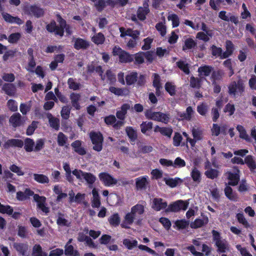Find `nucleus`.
Returning <instances> with one entry per match:
<instances>
[{"label":"nucleus","mask_w":256,"mask_h":256,"mask_svg":"<svg viewBox=\"0 0 256 256\" xmlns=\"http://www.w3.org/2000/svg\"><path fill=\"white\" fill-rule=\"evenodd\" d=\"M136 218L131 212H128L125 216L124 221L122 222L121 226L124 228H129L130 226L131 225L134 219Z\"/></svg>","instance_id":"17"},{"label":"nucleus","mask_w":256,"mask_h":256,"mask_svg":"<svg viewBox=\"0 0 256 256\" xmlns=\"http://www.w3.org/2000/svg\"><path fill=\"white\" fill-rule=\"evenodd\" d=\"M148 177L146 176L139 177L136 179V188L142 190L145 188L148 184Z\"/></svg>","instance_id":"23"},{"label":"nucleus","mask_w":256,"mask_h":256,"mask_svg":"<svg viewBox=\"0 0 256 256\" xmlns=\"http://www.w3.org/2000/svg\"><path fill=\"white\" fill-rule=\"evenodd\" d=\"M226 50L225 52H223L222 56V58H226L230 56L233 52V44L230 41H227L226 42Z\"/></svg>","instance_id":"42"},{"label":"nucleus","mask_w":256,"mask_h":256,"mask_svg":"<svg viewBox=\"0 0 256 256\" xmlns=\"http://www.w3.org/2000/svg\"><path fill=\"white\" fill-rule=\"evenodd\" d=\"M188 200H178L170 204L166 210L167 212H178L181 210H186L188 206Z\"/></svg>","instance_id":"4"},{"label":"nucleus","mask_w":256,"mask_h":256,"mask_svg":"<svg viewBox=\"0 0 256 256\" xmlns=\"http://www.w3.org/2000/svg\"><path fill=\"white\" fill-rule=\"evenodd\" d=\"M224 192H225L226 196L230 200H236L237 196L232 192V190L230 186H227L224 189Z\"/></svg>","instance_id":"53"},{"label":"nucleus","mask_w":256,"mask_h":256,"mask_svg":"<svg viewBox=\"0 0 256 256\" xmlns=\"http://www.w3.org/2000/svg\"><path fill=\"white\" fill-rule=\"evenodd\" d=\"M2 14L4 20L6 22L18 25H20L24 23V21L18 16H13L6 12H2Z\"/></svg>","instance_id":"11"},{"label":"nucleus","mask_w":256,"mask_h":256,"mask_svg":"<svg viewBox=\"0 0 256 256\" xmlns=\"http://www.w3.org/2000/svg\"><path fill=\"white\" fill-rule=\"evenodd\" d=\"M90 136L92 144L94 145L93 150L96 152H100L102 148L103 137L99 132H91Z\"/></svg>","instance_id":"2"},{"label":"nucleus","mask_w":256,"mask_h":256,"mask_svg":"<svg viewBox=\"0 0 256 256\" xmlns=\"http://www.w3.org/2000/svg\"><path fill=\"white\" fill-rule=\"evenodd\" d=\"M234 173L228 172L226 174L229 180L228 184L232 186H236L240 180V176L238 174L240 170L236 168H234Z\"/></svg>","instance_id":"9"},{"label":"nucleus","mask_w":256,"mask_h":256,"mask_svg":"<svg viewBox=\"0 0 256 256\" xmlns=\"http://www.w3.org/2000/svg\"><path fill=\"white\" fill-rule=\"evenodd\" d=\"M185 161L180 157L176 158L173 162L172 166L175 168H182L186 166Z\"/></svg>","instance_id":"61"},{"label":"nucleus","mask_w":256,"mask_h":256,"mask_svg":"<svg viewBox=\"0 0 256 256\" xmlns=\"http://www.w3.org/2000/svg\"><path fill=\"white\" fill-rule=\"evenodd\" d=\"M192 132L194 138L190 140V143L192 146H194L197 141L202 139V130L199 128H193L192 130Z\"/></svg>","instance_id":"8"},{"label":"nucleus","mask_w":256,"mask_h":256,"mask_svg":"<svg viewBox=\"0 0 256 256\" xmlns=\"http://www.w3.org/2000/svg\"><path fill=\"white\" fill-rule=\"evenodd\" d=\"M2 90L7 94L10 96L14 95L16 91L14 86L10 84H5L3 86Z\"/></svg>","instance_id":"49"},{"label":"nucleus","mask_w":256,"mask_h":256,"mask_svg":"<svg viewBox=\"0 0 256 256\" xmlns=\"http://www.w3.org/2000/svg\"><path fill=\"white\" fill-rule=\"evenodd\" d=\"M59 23L60 28L62 30L63 32L65 30L67 34H70L72 33V28L69 25L66 24L64 20L60 18Z\"/></svg>","instance_id":"45"},{"label":"nucleus","mask_w":256,"mask_h":256,"mask_svg":"<svg viewBox=\"0 0 256 256\" xmlns=\"http://www.w3.org/2000/svg\"><path fill=\"white\" fill-rule=\"evenodd\" d=\"M196 46V42L192 38H188L185 40L184 44L182 47L184 50L191 49Z\"/></svg>","instance_id":"47"},{"label":"nucleus","mask_w":256,"mask_h":256,"mask_svg":"<svg viewBox=\"0 0 256 256\" xmlns=\"http://www.w3.org/2000/svg\"><path fill=\"white\" fill-rule=\"evenodd\" d=\"M120 218L118 214H112L108 219L110 224L113 226H118L120 223Z\"/></svg>","instance_id":"57"},{"label":"nucleus","mask_w":256,"mask_h":256,"mask_svg":"<svg viewBox=\"0 0 256 256\" xmlns=\"http://www.w3.org/2000/svg\"><path fill=\"white\" fill-rule=\"evenodd\" d=\"M33 178L35 181L40 184H48L50 182L48 177L43 174H34Z\"/></svg>","instance_id":"31"},{"label":"nucleus","mask_w":256,"mask_h":256,"mask_svg":"<svg viewBox=\"0 0 256 256\" xmlns=\"http://www.w3.org/2000/svg\"><path fill=\"white\" fill-rule=\"evenodd\" d=\"M134 55L130 54L128 52L124 50L120 59L119 60V61L120 62H132L134 60Z\"/></svg>","instance_id":"39"},{"label":"nucleus","mask_w":256,"mask_h":256,"mask_svg":"<svg viewBox=\"0 0 256 256\" xmlns=\"http://www.w3.org/2000/svg\"><path fill=\"white\" fill-rule=\"evenodd\" d=\"M146 117L155 121L160 122L166 124L169 120V116L161 112H154L152 110H148L146 112Z\"/></svg>","instance_id":"3"},{"label":"nucleus","mask_w":256,"mask_h":256,"mask_svg":"<svg viewBox=\"0 0 256 256\" xmlns=\"http://www.w3.org/2000/svg\"><path fill=\"white\" fill-rule=\"evenodd\" d=\"M244 164H246L252 172H254L256 169V160L252 156L249 155L245 158Z\"/></svg>","instance_id":"22"},{"label":"nucleus","mask_w":256,"mask_h":256,"mask_svg":"<svg viewBox=\"0 0 256 256\" xmlns=\"http://www.w3.org/2000/svg\"><path fill=\"white\" fill-rule=\"evenodd\" d=\"M110 91L118 96H122L128 92V90L126 89L116 88L114 86H111L110 88Z\"/></svg>","instance_id":"60"},{"label":"nucleus","mask_w":256,"mask_h":256,"mask_svg":"<svg viewBox=\"0 0 256 256\" xmlns=\"http://www.w3.org/2000/svg\"><path fill=\"white\" fill-rule=\"evenodd\" d=\"M154 132H160L162 135L170 138L172 133V129L170 127H160L156 126L154 127Z\"/></svg>","instance_id":"15"},{"label":"nucleus","mask_w":256,"mask_h":256,"mask_svg":"<svg viewBox=\"0 0 256 256\" xmlns=\"http://www.w3.org/2000/svg\"><path fill=\"white\" fill-rule=\"evenodd\" d=\"M229 92L230 94L236 95L241 94L244 91V84L241 80L232 82L229 86Z\"/></svg>","instance_id":"6"},{"label":"nucleus","mask_w":256,"mask_h":256,"mask_svg":"<svg viewBox=\"0 0 256 256\" xmlns=\"http://www.w3.org/2000/svg\"><path fill=\"white\" fill-rule=\"evenodd\" d=\"M99 178L102 182L107 186H111L118 184V180L106 172L100 174Z\"/></svg>","instance_id":"5"},{"label":"nucleus","mask_w":256,"mask_h":256,"mask_svg":"<svg viewBox=\"0 0 256 256\" xmlns=\"http://www.w3.org/2000/svg\"><path fill=\"white\" fill-rule=\"evenodd\" d=\"M28 64L26 66V70L30 72H34V68L36 66V62L34 60V56H33V50L32 48H28Z\"/></svg>","instance_id":"13"},{"label":"nucleus","mask_w":256,"mask_h":256,"mask_svg":"<svg viewBox=\"0 0 256 256\" xmlns=\"http://www.w3.org/2000/svg\"><path fill=\"white\" fill-rule=\"evenodd\" d=\"M167 203L160 198H155L152 200V208L156 211L165 208L167 206Z\"/></svg>","instance_id":"12"},{"label":"nucleus","mask_w":256,"mask_h":256,"mask_svg":"<svg viewBox=\"0 0 256 256\" xmlns=\"http://www.w3.org/2000/svg\"><path fill=\"white\" fill-rule=\"evenodd\" d=\"M10 122L14 127L19 126L21 124V115L19 113L14 114L10 116Z\"/></svg>","instance_id":"33"},{"label":"nucleus","mask_w":256,"mask_h":256,"mask_svg":"<svg viewBox=\"0 0 256 256\" xmlns=\"http://www.w3.org/2000/svg\"><path fill=\"white\" fill-rule=\"evenodd\" d=\"M53 191L57 195L56 200L58 201H60L62 198H64L67 196L66 193L62 192V186L59 184H56L54 186Z\"/></svg>","instance_id":"21"},{"label":"nucleus","mask_w":256,"mask_h":256,"mask_svg":"<svg viewBox=\"0 0 256 256\" xmlns=\"http://www.w3.org/2000/svg\"><path fill=\"white\" fill-rule=\"evenodd\" d=\"M208 110V106L206 103L202 102L197 106V111L202 116H206Z\"/></svg>","instance_id":"51"},{"label":"nucleus","mask_w":256,"mask_h":256,"mask_svg":"<svg viewBox=\"0 0 256 256\" xmlns=\"http://www.w3.org/2000/svg\"><path fill=\"white\" fill-rule=\"evenodd\" d=\"M178 66L186 74H188L190 72L188 68V64L186 61L180 60L176 62Z\"/></svg>","instance_id":"54"},{"label":"nucleus","mask_w":256,"mask_h":256,"mask_svg":"<svg viewBox=\"0 0 256 256\" xmlns=\"http://www.w3.org/2000/svg\"><path fill=\"white\" fill-rule=\"evenodd\" d=\"M26 10L30 14H32L36 17H40L44 14L42 9L36 6L28 7Z\"/></svg>","instance_id":"25"},{"label":"nucleus","mask_w":256,"mask_h":256,"mask_svg":"<svg viewBox=\"0 0 256 256\" xmlns=\"http://www.w3.org/2000/svg\"><path fill=\"white\" fill-rule=\"evenodd\" d=\"M31 107V102L30 101L26 103L21 104L20 110L22 114H26L30 110Z\"/></svg>","instance_id":"58"},{"label":"nucleus","mask_w":256,"mask_h":256,"mask_svg":"<svg viewBox=\"0 0 256 256\" xmlns=\"http://www.w3.org/2000/svg\"><path fill=\"white\" fill-rule=\"evenodd\" d=\"M212 233L214 240L218 248V251L220 252H225L228 250L229 247L227 242L224 240H222L220 238L219 232L214 230Z\"/></svg>","instance_id":"1"},{"label":"nucleus","mask_w":256,"mask_h":256,"mask_svg":"<svg viewBox=\"0 0 256 256\" xmlns=\"http://www.w3.org/2000/svg\"><path fill=\"white\" fill-rule=\"evenodd\" d=\"M144 206L142 205L137 204L131 208L130 212L138 218L144 213Z\"/></svg>","instance_id":"32"},{"label":"nucleus","mask_w":256,"mask_h":256,"mask_svg":"<svg viewBox=\"0 0 256 256\" xmlns=\"http://www.w3.org/2000/svg\"><path fill=\"white\" fill-rule=\"evenodd\" d=\"M34 199L38 203V206L40 209L46 214L48 212L49 208L45 205L46 200L45 197L36 194L34 195Z\"/></svg>","instance_id":"10"},{"label":"nucleus","mask_w":256,"mask_h":256,"mask_svg":"<svg viewBox=\"0 0 256 256\" xmlns=\"http://www.w3.org/2000/svg\"><path fill=\"white\" fill-rule=\"evenodd\" d=\"M190 176L192 180L197 182L200 183L201 181V172L196 167H194L192 169Z\"/></svg>","instance_id":"34"},{"label":"nucleus","mask_w":256,"mask_h":256,"mask_svg":"<svg viewBox=\"0 0 256 256\" xmlns=\"http://www.w3.org/2000/svg\"><path fill=\"white\" fill-rule=\"evenodd\" d=\"M23 146V142L22 140L18 139L10 140H8L4 144L5 148H8L10 146H17L18 148H22Z\"/></svg>","instance_id":"30"},{"label":"nucleus","mask_w":256,"mask_h":256,"mask_svg":"<svg viewBox=\"0 0 256 256\" xmlns=\"http://www.w3.org/2000/svg\"><path fill=\"white\" fill-rule=\"evenodd\" d=\"M168 20L172 22L173 27H177L180 24V20L178 16L174 14H169L168 17Z\"/></svg>","instance_id":"59"},{"label":"nucleus","mask_w":256,"mask_h":256,"mask_svg":"<svg viewBox=\"0 0 256 256\" xmlns=\"http://www.w3.org/2000/svg\"><path fill=\"white\" fill-rule=\"evenodd\" d=\"M46 30L50 32H55L56 34L59 35L60 36H63V30L60 28V26H57L54 22H52L48 24Z\"/></svg>","instance_id":"19"},{"label":"nucleus","mask_w":256,"mask_h":256,"mask_svg":"<svg viewBox=\"0 0 256 256\" xmlns=\"http://www.w3.org/2000/svg\"><path fill=\"white\" fill-rule=\"evenodd\" d=\"M236 129L240 133V137L243 138L247 141H250V138L246 134V132L244 128L240 125H238L236 127Z\"/></svg>","instance_id":"52"},{"label":"nucleus","mask_w":256,"mask_h":256,"mask_svg":"<svg viewBox=\"0 0 256 256\" xmlns=\"http://www.w3.org/2000/svg\"><path fill=\"white\" fill-rule=\"evenodd\" d=\"M84 179L90 184H93L96 180V177L92 174L86 172Z\"/></svg>","instance_id":"64"},{"label":"nucleus","mask_w":256,"mask_h":256,"mask_svg":"<svg viewBox=\"0 0 256 256\" xmlns=\"http://www.w3.org/2000/svg\"><path fill=\"white\" fill-rule=\"evenodd\" d=\"M152 128V123L150 122H144L140 124V129L142 133L146 134L148 131Z\"/></svg>","instance_id":"56"},{"label":"nucleus","mask_w":256,"mask_h":256,"mask_svg":"<svg viewBox=\"0 0 256 256\" xmlns=\"http://www.w3.org/2000/svg\"><path fill=\"white\" fill-rule=\"evenodd\" d=\"M80 94L76 93H72L70 94V100L72 105L76 110L80 108V106L79 104V101L80 100Z\"/></svg>","instance_id":"35"},{"label":"nucleus","mask_w":256,"mask_h":256,"mask_svg":"<svg viewBox=\"0 0 256 256\" xmlns=\"http://www.w3.org/2000/svg\"><path fill=\"white\" fill-rule=\"evenodd\" d=\"M138 78V74L136 72H130L126 77V84L130 85L134 84Z\"/></svg>","instance_id":"38"},{"label":"nucleus","mask_w":256,"mask_h":256,"mask_svg":"<svg viewBox=\"0 0 256 256\" xmlns=\"http://www.w3.org/2000/svg\"><path fill=\"white\" fill-rule=\"evenodd\" d=\"M153 76H154L153 84L156 89V94L157 95H160V89L162 88V86L160 84V76L156 74H154Z\"/></svg>","instance_id":"40"},{"label":"nucleus","mask_w":256,"mask_h":256,"mask_svg":"<svg viewBox=\"0 0 256 256\" xmlns=\"http://www.w3.org/2000/svg\"><path fill=\"white\" fill-rule=\"evenodd\" d=\"M92 41L96 44H102L104 41L105 38L102 33H98L92 37Z\"/></svg>","instance_id":"55"},{"label":"nucleus","mask_w":256,"mask_h":256,"mask_svg":"<svg viewBox=\"0 0 256 256\" xmlns=\"http://www.w3.org/2000/svg\"><path fill=\"white\" fill-rule=\"evenodd\" d=\"M65 254L70 256H79L78 252L74 250V248L71 245L66 244L65 248Z\"/></svg>","instance_id":"50"},{"label":"nucleus","mask_w":256,"mask_h":256,"mask_svg":"<svg viewBox=\"0 0 256 256\" xmlns=\"http://www.w3.org/2000/svg\"><path fill=\"white\" fill-rule=\"evenodd\" d=\"M205 169L206 170L204 172L206 176L210 179H214L216 178L219 175V172L216 169H213L211 168V164L210 162L206 161L204 164Z\"/></svg>","instance_id":"7"},{"label":"nucleus","mask_w":256,"mask_h":256,"mask_svg":"<svg viewBox=\"0 0 256 256\" xmlns=\"http://www.w3.org/2000/svg\"><path fill=\"white\" fill-rule=\"evenodd\" d=\"M123 244L129 250H131L138 245L137 240L134 239L126 238L124 240Z\"/></svg>","instance_id":"48"},{"label":"nucleus","mask_w":256,"mask_h":256,"mask_svg":"<svg viewBox=\"0 0 256 256\" xmlns=\"http://www.w3.org/2000/svg\"><path fill=\"white\" fill-rule=\"evenodd\" d=\"M212 70L211 66H204L198 68V72L200 76H208L212 72Z\"/></svg>","instance_id":"46"},{"label":"nucleus","mask_w":256,"mask_h":256,"mask_svg":"<svg viewBox=\"0 0 256 256\" xmlns=\"http://www.w3.org/2000/svg\"><path fill=\"white\" fill-rule=\"evenodd\" d=\"M72 146L74 151L80 155H84L86 154L85 149L82 146V142L80 140H76L72 144Z\"/></svg>","instance_id":"27"},{"label":"nucleus","mask_w":256,"mask_h":256,"mask_svg":"<svg viewBox=\"0 0 256 256\" xmlns=\"http://www.w3.org/2000/svg\"><path fill=\"white\" fill-rule=\"evenodd\" d=\"M149 12V9L147 6L140 8L137 12L138 17L140 20H144L146 15Z\"/></svg>","instance_id":"43"},{"label":"nucleus","mask_w":256,"mask_h":256,"mask_svg":"<svg viewBox=\"0 0 256 256\" xmlns=\"http://www.w3.org/2000/svg\"><path fill=\"white\" fill-rule=\"evenodd\" d=\"M194 114V111L193 110L191 106H188L185 112L178 113V115L180 116L182 120H190Z\"/></svg>","instance_id":"29"},{"label":"nucleus","mask_w":256,"mask_h":256,"mask_svg":"<svg viewBox=\"0 0 256 256\" xmlns=\"http://www.w3.org/2000/svg\"><path fill=\"white\" fill-rule=\"evenodd\" d=\"M33 256H48V254L42 251L41 246L39 244H36L32 249Z\"/></svg>","instance_id":"37"},{"label":"nucleus","mask_w":256,"mask_h":256,"mask_svg":"<svg viewBox=\"0 0 256 256\" xmlns=\"http://www.w3.org/2000/svg\"><path fill=\"white\" fill-rule=\"evenodd\" d=\"M212 36V32H199L196 34V38L204 42L209 40L210 38Z\"/></svg>","instance_id":"41"},{"label":"nucleus","mask_w":256,"mask_h":256,"mask_svg":"<svg viewBox=\"0 0 256 256\" xmlns=\"http://www.w3.org/2000/svg\"><path fill=\"white\" fill-rule=\"evenodd\" d=\"M47 118L50 126L56 130H58L60 127L59 120L52 116V114L48 113L46 114Z\"/></svg>","instance_id":"24"},{"label":"nucleus","mask_w":256,"mask_h":256,"mask_svg":"<svg viewBox=\"0 0 256 256\" xmlns=\"http://www.w3.org/2000/svg\"><path fill=\"white\" fill-rule=\"evenodd\" d=\"M13 246L16 250L22 256H25L29 249L28 245L27 244L16 242L14 244Z\"/></svg>","instance_id":"18"},{"label":"nucleus","mask_w":256,"mask_h":256,"mask_svg":"<svg viewBox=\"0 0 256 256\" xmlns=\"http://www.w3.org/2000/svg\"><path fill=\"white\" fill-rule=\"evenodd\" d=\"M94 6L96 8L100 11L104 8L106 5H110L111 6H114L115 3L113 0H98L94 2Z\"/></svg>","instance_id":"14"},{"label":"nucleus","mask_w":256,"mask_h":256,"mask_svg":"<svg viewBox=\"0 0 256 256\" xmlns=\"http://www.w3.org/2000/svg\"><path fill=\"white\" fill-rule=\"evenodd\" d=\"M208 219L207 217L202 219L197 218L190 224V227L192 228H198L208 224Z\"/></svg>","instance_id":"28"},{"label":"nucleus","mask_w":256,"mask_h":256,"mask_svg":"<svg viewBox=\"0 0 256 256\" xmlns=\"http://www.w3.org/2000/svg\"><path fill=\"white\" fill-rule=\"evenodd\" d=\"M13 212L12 208L10 206H4L0 203V212L12 215Z\"/></svg>","instance_id":"62"},{"label":"nucleus","mask_w":256,"mask_h":256,"mask_svg":"<svg viewBox=\"0 0 256 256\" xmlns=\"http://www.w3.org/2000/svg\"><path fill=\"white\" fill-rule=\"evenodd\" d=\"M68 84L70 88L73 90H78L80 88V84L78 83L76 80L73 78H70L68 80Z\"/></svg>","instance_id":"63"},{"label":"nucleus","mask_w":256,"mask_h":256,"mask_svg":"<svg viewBox=\"0 0 256 256\" xmlns=\"http://www.w3.org/2000/svg\"><path fill=\"white\" fill-rule=\"evenodd\" d=\"M164 180L166 184L172 188L176 187L177 185L181 184L182 182V180L178 178H166Z\"/></svg>","instance_id":"36"},{"label":"nucleus","mask_w":256,"mask_h":256,"mask_svg":"<svg viewBox=\"0 0 256 256\" xmlns=\"http://www.w3.org/2000/svg\"><path fill=\"white\" fill-rule=\"evenodd\" d=\"M120 36L124 37L126 36H132L134 38H136L140 35V32L138 30H132V29L128 28L126 30L124 28H120Z\"/></svg>","instance_id":"16"},{"label":"nucleus","mask_w":256,"mask_h":256,"mask_svg":"<svg viewBox=\"0 0 256 256\" xmlns=\"http://www.w3.org/2000/svg\"><path fill=\"white\" fill-rule=\"evenodd\" d=\"M89 46V42L82 38H76L74 41V46L77 49L86 48Z\"/></svg>","instance_id":"26"},{"label":"nucleus","mask_w":256,"mask_h":256,"mask_svg":"<svg viewBox=\"0 0 256 256\" xmlns=\"http://www.w3.org/2000/svg\"><path fill=\"white\" fill-rule=\"evenodd\" d=\"M92 206L94 208H98L100 206V201L98 193L96 188H93L92 190Z\"/></svg>","instance_id":"20"},{"label":"nucleus","mask_w":256,"mask_h":256,"mask_svg":"<svg viewBox=\"0 0 256 256\" xmlns=\"http://www.w3.org/2000/svg\"><path fill=\"white\" fill-rule=\"evenodd\" d=\"M34 140L29 138L26 139L24 141V148L28 152H31L34 151Z\"/></svg>","instance_id":"44"}]
</instances>
